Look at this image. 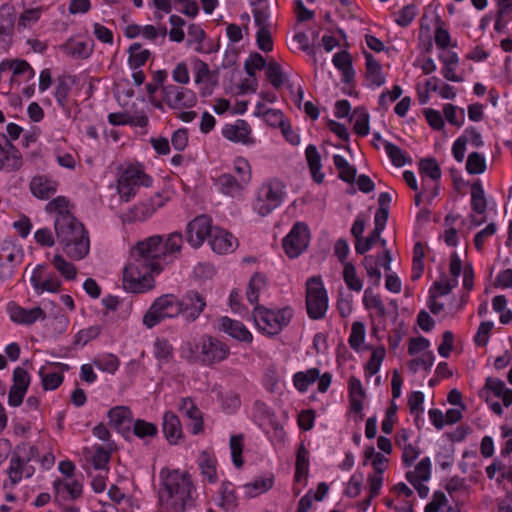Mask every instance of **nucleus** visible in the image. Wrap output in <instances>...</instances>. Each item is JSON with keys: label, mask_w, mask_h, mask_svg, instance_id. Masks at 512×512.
Masks as SVG:
<instances>
[{"label": "nucleus", "mask_w": 512, "mask_h": 512, "mask_svg": "<svg viewBox=\"0 0 512 512\" xmlns=\"http://www.w3.org/2000/svg\"><path fill=\"white\" fill-rule=\"evenodd\" d=\"M153 354L161 365L169 363L173 358L172 345L165 339H157L154 342Z\"/></svg>", "instance_id": "obj_53"}, {"label": "nucleus", "mask_w": 512, "mask_h": 512, "mask_svg": "<svg viewBox=\"0 0 512 512\" xmlns=\"http://www.w3.org/2000/svg\"><path fill=\"white\" fill-rule=\"evenodd\" d=\"M1 70L9 72L10 79L8 90L11 91L19 87L22 83H27L34 79L35 71L32 66L22 59H6L1 62Z\"/></svg>", "instance_id": "obj_12"}, {"label": "nucleus", "mask_w": 512, "mask_h": 512, "mask_svg": "<svg viewBox=\"0 0 512 512\" xmlns=\"http://www.w3.org/2000/svg\"><path fill=\"white\" fill-rule=\"evenodd\" d=\"M383 149L391 163L396 167H403L411 160L405 151L389 141H383Z\"/></svg>", "instance_id": "obj_43"}, {"label": "nucleus", "mask_w": 512, "mask_h": 512, "mask_svg": "<svg viewBox=\"0 0 512 512\" xmlns=\"http://www.w3.org/2000/svg\"><path fill=\"white\" fill-rule=\"evenodd\" d=\"M434 41L437 48L445 50L449 47H455L456 43L452 42L449 31L443 26V22L438 20L434 30Z\"/></svg>", "instance_id": "obj_56"}, {"label": "nucleus", "mask_w": 512, "mask_h": 512, "mask_svg": "<svg viewBox=\"0 0 512 512\" xmlns=\"http://www.w3.org/2000/svg\"><path fill=\"white\" fill-rule=\"evenodd\" d=\"M333 65L340 71L341 79L344 83H350L355 76V71L352 66V58L348 51L343 50L337 52L332 58Z\"/></svg>", "instance_id": "obj_32"}, {"label": "nucleus", "mask_w": 512, "mask_h": 512, "mask_svg": "<svg viewBox=\"0 0 512 512\" xmlns=\"http://www.w3.org/2000/svg\"><path fill=\"white\" fill-rule=\"evenodd\" d=\"M419 171L422 177V186L426 192L427 186L433 187V193L429 195L430 200H434L439 194L438 181L441 178V170L434 159H422L419 163Z\"/></svg>", "instance_id": "obj_19"}, {"label": "nucleus", "mask_w": 512, "mask_h": 512, "mask_svg": "<svg viewBox=\"0 0 512 512\" xmlns=\"http://www.w3.org/2000/svg\"><path fill=\"white\" fill-rule=\"evenodd\" d=\"M266 76L274 88H280L285 81L280 65L275 61H269L266 67Z\"/></svg>", "instance_id": "obj_64"}, {"label": "nucleus", "mask_w": 512, "mask_h": 512, "mask_svg": "<svg viewBox=\"0 0 512 512\" xmlns=\"http://www.w3.org/2000/svg\"><path fill=\"white\" fill-rule=\"evenodd\" d=\"M366 64V80L369 86L380 87L385 83V76L381 64L368 52H364Z\"/></svg>", "instance_id": "obj_30"}, {"label": "nucleus", "mask_w": 512, "mask_h": 512, "mask_svg": "<svg viewBox=\"0 0 512 512\" xmlns=\"http://www.w3.org/2000/svg\"><path fill=\"white\" fill-rule=\"evenodd\" d=\"M309 451L303 443L300 444L296 454L295 482L301 483L306 480L309 474Z\"/></svg>", "instance_id": "obj_37"}, {"label": "nucleus", "mask_w": 512, "mask_h": 512, "mask_svg": "<svg viewBox=\"0 0 512 512\" xmlns=\"http://www.w3.org/2000/svg\"><path fill=\"white\" fill-rule=\"evenodd\" d=\"M209 244L217 254H228L238 247V240L230 232L220 227H214Z\"/></svg>", "instance_id": "obj_24"}, {"label": "nucleus", "mask_w": 512, "mask_h": 512, "mask_svg": "<svg viewBox=\"0 0 512 512\" xmlns=\"http://www.w3.org/2000/svg\"><path fill=\"white\" fill-rule=\"evenodd\" d=\"M254 22L258 29L271 28L269 6L266 0H258L253 9Z\"/></svg>", "instance_id": "obj_47"}, {"label": "nucleus", "mask_w": 512, "mask_h": 512, "mask_svg": "<svg viewBox=\"0 0 512 512\" xmlns=\"http://www.w3.org/2000/svg\"><path fill=\"white\" fill-rule=\"evenodd\" d=\"M214 183L221 194L236 199L242 198L247 189L243 183L229 173L219 175Z\"/></svg>", "instance_id": "obj_25"}, {"label": "nucleus", "mask_w": 512, "mask_h": 512, "mask_svg": "<svg viewBox=\"0 0 512 512\" xmlns=\"http://www.w3.org/2000/svg\"><path fill=\"white\" fill-rule=\"evenodd\" d=\"M386 350L383 346L376 347L373 349L370 359L366 365V375L374 376L379 371L381 364L385 358Z\"/></svg>", "instance_id": "obj_60"}, {"label": "nucleus", "mask_w": 512, "mask_h": 512, "mask_svg": "<svg viewBox=\"0 0 512 512\" xmlns=\"http://www.w3.org/2000/svg\"><path fill=\"white\" fill-rule=\"evenodd\" d=\"M43 10L41 7L29 8L24 10L17 22V30L23 31L32 28L41 18Z\"/></svg>", "instance_id": "obj_50"}, {"label": "nucleus", "mask_w": 512, "mask_h": 512, "mask_svg": "<svg viewBox=\"0 0 512 512\" xmlns=\"http://www.w3.org/2000/svg\"><path fill=\"white\" fill-rule=\"evenodd\" d=\"M252 316L259 332L267 336H274L290 323L293 311L289 307L270 309L257 305L253 309Z\"/></svg>", "instance_id": "obj_6"}, {"label": "nucleus", "mask_w": 512, "mask_h": 512, "mask_svg": "<svg viewBox=\"0 0 512 512\" xmlns=\"http://www.w3.org/2000/svg\"><path fill=\"white\" fill-rule=\"evenodd\" d=\"M25 470V462L19 455H13L10 459L7 474L12 486L18 484Z\"/></svg>", "instance_id": "obj_54"}, {"label": "nucleus", "mask_w": 512, "mask_h": 512, "mask_svg": "<svg viewBox=\"0 0 512 512\" xmlns=\"http://www.w3.org/2000/svg\"><path fill=\"white\" fill-rule=\"evenodd\" d=\"M54 229L58 245L70 260L80 261L89 254V233L72 214L56 217Z\"/></svg>", "instance_id": "obj_1"}, {"label": "nucleus", "mask_w": 512, "mask_h": 512, "mask_svg": "<svg viewBox=\"0 0 512 512\" xmlns=\"http://www.w3.org/2000/svg\"><path fill=\"white\" fill-rule=\"evenodd\" d=\"M430 341L425 337L411 338L409 341L408 351L412 356H421L422 364L431 366L433 355L428 352Z\"/></svg>", "instance_id": "obj_35"}, {"label": "nucleus", "mask_w": 512, "mask_h": 512, "mask_svg": "<svg viewBox=\"0 0 512 512\" xmlns=\"http://www.w3.org/2000/svg\"><path fill=\"white\" fill-rule=\"evenodd\" d=\"M305 155L313 180L317 183H322L324 179V173L321 171V157L316 146L309 145L305 150Z\"/></svg>", "instance_id": "obj_36"}, {"label": "nucleus", "mask_w": 512, "mask_h": 512, "mask_svg": "<svg viewBox=\"0 0 512 512\" xmlns=\"http://www.w3.org/2000/svg\"><path fill=\"white\" fill-rule=\"evenodd\" d=\"M310 230L304 222H296L284 237L282 246L289 258H296L308 247Z\"/></svg>", "instance_id": "obj_11"}, {"label": "nucleus", "mask_w": 512, "mask_h": 512, "mask_svg": "<svg viewBox=\"0 0 512 512\" xmlns=\"http://www.w3.org/2000/svg\"><path fill=\"white\" fill-rule=\"evenodd\" d=\"M108 418L117 429H121L125 422H131L132 415L129 408L117 406L109 410Z\"/></svg>", "instance_id": "obj_57"}, {"label": "nucleus", "mask_w": 512, "mask_h": 512, "mask_svg": "<svg viewBox=\"0 0 512 512\" xmlns=\"http://www.w3.org/2000/svg\"><path fill=\"white\" fill-rule=\"evenodd\" d=\"M471 208L477 215H484L487 210L485 192L480 181L475 182L471 187Z\"/></svg>", "instance_id": "obj_40"}, {"label": "nucleus", "mask_w": 512, "mask_h": 512, "mask_svg": "<svg viewBox=\"0 0 512 512\" xmlns=\"http://www.w3.org/2000/svg\"><path fill=\"white\" fill-rule=\"evenodd\" d=\"M195 84L199 86L200 93L203 96H209L213 92L215 85L214 75L209 66L201 59L194 58L192 61Z\"/></svg>", "instance_id": "obj_21"}, {"label": "nucleus", "mask_w": 512, "mask_h": 512, "mask_svg": "<svg viewBox=\"0 0 512 512\" xmlns=\"http://www.w3.org/2000/svg\"><path fill=\"white\" fill-rule=\"evenodd\" d=\"M15 26L14 7L4 4L0 7V50H6L11 43Z\"/></svg>", "instance_id": "obj_23"}, {"label": "nucleus", "mask_w": 512, "mask_h": 512, "mask_svg": "<svg viewBox=\"0 0 512 512\" xmlns=\"http://www.w3.org/2000/svg\"><path fill=\"white\" fill-rule=\"evenodd\" d=\"M457 285L458 280H456V278L443 277L439 281H436L430 288L429 292L431 294V298L447 295Z\"/></svg>", "instance_id": "obj_55"}, {"label": "nucleus", "mask_w": 512, "mask_h": 512, "mask_svg": "<svg viewBox=\"0 0 512 512\" xmlns=\"http://www.w3.org/2000/svg\"><path fill=\"white\" fill-rule=\"evenodd\" d=\"M21 164L22 162L18 151L5 135L0 134V170H16Z\"/></svg>", "instance_id": "obj_26"}, {"label": "nucleus", "mask_w": 512, "mask_h": 512, "mask_svg": "<svg viewBox=\"0 0 512 512\" xmlns=\"http://www.w3.org/2000/svg\"><path fill=\"white\" fill-rule=\"evenodd\" d=\"M431 461L428 457L423 458L415 467L414 471L406 473V479L410 483L427 481L430 478Z\"/></svg>", "instance_id": "obj_52"}, {"label": "nucleus", "mask_w": 512, "mask_h": 512, "mask_svg": "<svg viewBox=\"0 0 512 512\" xmlns=\"http://www.w3.org/2000/svg\"><path fill=\"white\" fill-rule=\"evenodd\" d=\"M365 338L366 327L364 323L360 321L353 322L351 326V332L348 338V343L350 347L356 352L364 350L366 348Z\"/></svg>", "instance_id": "obj_39"}, {"label": "nucleus", "mask_w": 512, "mask_h": 512, "mask_svg": "<svg viewBox=\"0 0 512 512\" xmlns=\"http://www.w3.org/2000/svg\"><path fill=\"white\" fill-rule=\"evenodd\" d=\"M268 289V279L265 274L255 273L250 278L247 289L246 297L251 304H257L260 296L266 293Z\"/></svg>", "instance_id": "obj_31"}, {"label": "nucleus", "mask_w": 512, "mask_h": 512, "mask_svg": "<svg viewBox=\"0 0 512 512\" xmlns=\"http://www.w3.org/2000/svg\"><path fill=\"white\" fill-rule=\"evenodd\" d=\"M30 283L37 294L60 291L62 282L58 276L48 271L45 265H38L32 271Z\"/></svg>", "instance_id": "obj_16"}, {"label": "nucleus", "mask_w": 512, "mask_h": 512, "mask_svg": "<svg viewBox=\"0 0 512 512\" xmlns=\"http://www.w3.org/2000/svg\"><path fill=\"white\" fill-rule=\"evenodd\" d=\"M316 381L318 384H331L332 376L328 372L321 375L317 368L300 371L293 375V384H313Z\"/></svg>", "instance_id": "obj_34"}, {"label": "nucleus", "mask_w": 512, "mask_h": 512, "mask_svg": "<svg viewBox=\"0 0 512 512\" xmlns=\"http://www.w3.org/2000/svg\"><path fill=\"white\" fill-rule=\"evenodd\" d=\"M212 220L207 215H199L188 222L186 239L193 248H200L213 233Z\"/></svg>", "instance_id": "obj_13"}, {"label": "nucleus", "mask_w": 512, "mask_h": 512, "mask_svg": "<svg viewBox=\"0 0 512 512\" xmlns=\"http://www.w3.org/2000/svg\"><path fill=\"white\" fill-rule=\"evenodd\" d=\"M182 353L188 359L211 364L227 358L229 349L221 341L206 337L200 343L187 342L182 348Z\"/></svg>", "instance_id": "obj_8"}, {"label": "nucleus", "mask_w": 512, "mask_h": 512, "mask_svg": "<svg viewBox=\"0 0 512 512\" xmlns=\"http://www.w3.org/2000/svg\"><path fill=\"white\" fill-rule=\"evenodd\" d=\"M156 270L149 261L134 251V259L124 268L123 286L131 293H145L154 287Z\"/></svg>", "instance_id": "obj_4"}, {"label": "nucleus", "mask_w": 512, "mask_h": 512, "mask_svg": "<svg viewBox=\"0 0 512 512\" xmlns=\"http://www.w3.org/2000/svg\"><path fill=\"white\" fill-rule=\"evenodd\" d=\"M163 98L173 108H190L196 102V96L193 91L175 85H166L162 88Z\"/></svg>", "instance_id": "obj_18"}, {"label": "nucleus", "mask_w": 512, "mask_h": 512, "mask_svg": "<svg viewBox=\"0 0 512 512\" xmlns=\"http://www.w3.org/2000/svg\"><path fill=\"white\" fill-rule=\"evenodd\" d=\"M306 307L311 319H322L329 307L328 293L320 276H313L306 281Z\"/></svg>", "instance_id": "obj_10"}, {"label": "nucleus", "mask_w": 512, "mask_h": 512, "mask_svg": "<svg viewBox=\"0 0 512 512\" xmlns=\"http://www.w3.org/2000/svg\"><path fill=\"white\" fill-rule=\"evenodd\" d=\"M496 16L494 30L502 33L506 30L508 24L512 21V3L495 4Z\"/></svg>", "instance_id": "obj_41"}, {"label": "nucleus", "mask_w": 512, "mask_h": 512, "mask_svg": "<svg viewBox=\"0 0 512 512\" xmlns=\"http://www.w3.org/2000/svg\"><path fill=\"white\" fill-rule=\"evenodd\" d=\"M181 306L180 315L188 322L195 321L206 307L205 297L198 291H188L181 299L178 298Z\"/></svg>", "instance_id": "obj_17"}, {"label": "nucleus", "mask_w": 512, "mask_h": 512, "mask_svg": "<svg viewBox=\"0 0 512 512\" xmlns=\"http://www.w3.org/2000/svg\"><path fill=\"white\" fill-rule=\"evenodd\" d=\"M362 264L365 268L366 274L368 278L374 281L375 284H378L381 279V272L379 270L380 266V256L368 255L365 256Z\"/></svg>", "instance_id": "obj_59"}, {"label": "nucleus", "mask_w": 512, "mask_h": 512, "mask_svg": "<svg viewBox=\"0 0 512 512\" xmlns=\"http://www.w3.org/2000/svg\"><path fill=\"white\" fill-rule=\"evenodd\" d=\"M352 117L354 120V132L360 137L367 136L370 133V117L367 110L362 107L356 108Z\"/></svg>", "instance_id": "obj_46"}, {"label": "nucleus", "mask_w": 512, "mask_h": 512, "mask_svg": "<svg viewBox=\"0 0 512 512\" xmlns=\"http://www.w3.org/2000/svg\"><path fill=\"white\" fill-rule=\"evenodd\" d=\"M443 113L446 120L456 127H461L465 121V112L463 108H458L452 104H445Z\"/></svg>", "instance_id": "obj_62"}, {"label": "nucleus", "mask_w": 512, "mask_h": 512, "mask_svg": "<svg viewBox=\"0 0 512 512\" xmlns=\"http://www.w3.org/2000/svg\"><path fill=\"white\" fill-rule=\"evenodd\" d=\"M160 479L163 486L160 501L166 503L173 512H185L192 500V481L189 475L178 470L162 469Z\"/></svg>", "instance_id": "obj_3"}, {"label": "nucleus", "mask_w": 512, "mask_h": 512, "mask_svg": "<svg viewBox=\"0 0 512 512\" xmlns=\"http://www.w3.org/2000/svg\"><path fill=\"white\" fill-rule=\"evenodd\" d=\"M153 178L139 164L121 167L117 178V191L120 198L126 202L137 194L141 187H151Z\"/></svg>", "instance_id": "obj_7"}, {"label": "nucleus", "mask_w": 512, "mask_h": 512, "mask_svg": "<svg viewBox=\"0 0 512 512\" xmlns=\"http://www.w3.org/2000/svg\"><path fill=\"white\" fill-rule=\"evenodd\" d=\"M162 430L165 438L172 445L177 444L183 436L180 419L171 411L163 415Z\"/></svg>", "instance_id": "obj_29"}, {"label": "nucleus", "mask_w": 512, "mask_h": 512, "mask_svg": "<svg viewBox=\"0 0 512 512\" xmlns=\"http://www.w3.org/2000/svg\"><path fill=\"white\" fill-rule=\"evenodd\" d=\"M93 364L103 372L114 374L119 368L120 361L114 354L103 353L93 359Z\"/></svg>", "instance_id": "obj_48"}, {"label": "nucleus", "mask_w": 512, "mask_h": 512, "mask_svg": "<svg viewBox=\"0 0 512 512\" xmlns=\"http://www.w3.org/2000/svg\"><path fill=\"white\" fill-rule=\"evenodd\" d=\"M55 499L58 502L73 501L78 499L83 492L82 484L75 478L56 480L53 483Z\"/></svg>", "instance_id": "obj_22"}, {"label": "nucleus", "mask_w": 512, "mask_h": 512, "mask_svg": "<svg viewBox=\"0 0 512 512\" xmlns=\"http://www.w3.org/2000/svg\"><path fill=\"white\" fill-rule=\"evenodd\" d=\"M286 185L277 178L267 179L261 183L255 192L253 211L264 217L278 208L284 201Z\"/></svg>", "instance_id": "obj_5"}, {"label": "nucleus", "mask_w": 512, "mask_h": 512, "mask_svg": "<svg viewBox=\"0 0 512 512\" xmlns=\"http://www.w3.org/2000/svg\"><path fill=\"white\" fill-rule=\"evenodd\" d=\"M222 135L233 143L247 147L254 146L257 143L250 124L243 119H237L231 124H226L222 129Z\"/></svg>", "instance_id": "obj_15"}, {"label": "nucleus", "mask_w": 512, "mask_h": 512, "mask_svg": "<svg viewBox=\"0 0 512 512\" xmlns=\"http://www.w3.org/2000/svg\"><path fill=\"white\" fill-rule=\"evenodd\" d=\"M362 302L367 310H374L378 314L385 312V305L380 296L375 294L370 288L365 289Z\"/></svg>", "instance_id": "obj_61"}, {"label": "nucleus", "mask_w": 512, "mask_h": 512, "mask_svg": "<svg viewBox=\"0 0 512 512\" xmlns=\"http://www.w3.org/2000/svg\"><path fill=\"white\" fill-rule=\"evenodd\" d=\"M219 329L238 341L251 343L253 340L251 332L242 322L227 316L219 319Z\"/></svg>", "instance_id": "obj_27"}, {"label": "nucleus", "mask_w": 512, "mask_h": 512, "mask_svg": "<svg viewBox=\"0 0 512 512\" xmlns=\"http://www.w3.org/2000/svg\"><path fill=\"white\" fill-rule=\"evenodd\" d=\"M6 311L12 322L22 325H31L46 318L45 312L40 307L26 309L15 302H9Z\"/></svg>", "instance_id": "obj_20"}, {"label": "nucleus", "mask_w": 512, "mask_h": 512, "mask_svg": "<svg viewBox=\"0 0 512 512\" xmlns=\"http://www.w3.org/2000/svg\"><path fill=\"white\" fill-rule=\"evenodd\" d=\"M233 171L238 175L237 179L248 187L252 180V169L249 161L242 156L236 157L233 160Z\"/></svg>", "instance_id": "obj_51"}, {"label": "nucleus", "mask_w": 512, "mask_h": 512, "mask_svg": "<svg viewBox=\"0 0 512 512\" xmlns=\"http://www.w3.org/2000/svg\"><path fill=\"white\" fill-rule=\"evenodd\" d=\"M479 396L487 402L491 410L497 414H503L502 405L509 407L512 404V389L506 386H483Z\"/></svg>", "instance_id": "obj_14"}, {"label": "nucleus", "mask_w": 512, "mask_h": 512, "mask_svg": "<svg viewBox=\"0 0 512 512\" xmlns=\"http://www.w3.org/2000/svg\"><path fill=\"white\" fill-rule=\"evenodd\" d=\"M199 467L202 475L207 478L209 482L214 483L217 481L215 461L207 452L201 453L199 457Z\"/></svg>", "instance_id": "obj_58"}, {"label": "nucleus", "mask_w": 512, "mask_h": 512, "mask_svg": "<svg viewBox=\"0 0 512 512\" xmlns=\"http://www.w3.org/2000/svg\"><path fill=\"white\" fill-rule=\"evenodd\" d=\"M366 398V392L363 389V386H350L349 389V403H350V411L359 415V419L361 420L364 415L363 411V402Z\"/></svg>", "instance_id": "obj_49"}, {"label": "nucleus", "mask_w": 512, "mask_h": 512, "mask_svg": "<svg viewBox=\"0 0 512 512\" xmlns=\"http://www.w3.org/2000/svg\"><path fill=\"white\" fill-rule=\"evenodd\" d=\"M342 278L350 291L360 293L363 289L364 281L358 275L356 267L351 262H345L342 271Z\"/></svg>", "instance_id": "obj_38"}, {"label": "nucleus", "mask_w": 512, "mask_h": 512, "mask_svg": "<svg viewBox=\"0 0 512 512\" xmlns=\"http://www.w3.org/2000/svg\"><path fill=\"white\" fill-rule=\"evenodd\" d=\"M53 267L66 279L73 280L77 275L75 265L64 258L60 253H56L50 259Z\"/></svg>", "instance_id": "obj_42"}, {"label": "nucleus", "mask_w": 512, "mask_h": 512, "mask_svg": "<svg viewBox=\"0 0 512 512\" xmlns=\"http://www.w3.org/2000/svg\"><path fill=\"white\" fill-rule=\"evenodd\" d=\"M486 169V160L485 157L478 153L472 152L468 155L466 162V170L469 174H481Z\"/></svg>", "instance_id": "obj_63"}, {"label": "nucleus", "mask_w": 512, "mask_h": 512, "mask_svg": "<svg viewBox=\"0 0 512 512\" xmlns=\"http://www.w3.org/2000/svg\"><path fill=\"white\" fill-rule=\"evenodd\" d=\"M178 297L174 294H163L157 297L148 310L145 312L142 323L152 329L167 319H175L180 316V308Z\"/></svg>", "instance_id": "obj_9"}, {"label": "nucleus", "mask_w": 512, "mask_h": 512, "mask_svg": "<svg viewBox=\"0 0 512 512\" xmlns=\"http://www.w3.org/2000/svg\"><path fill=\"white\" fill-rule=\"evenodd\" d=\"M333 163L339 172V178L347 183H353L356 178V168L352 166L345 157L336 154L333 156Z\"/></svg>", "instance_id": "obj_45"}, {"label": "nucleus", "mask_w": 512, "mask_h": 512, "mask_svg": "<svg viewBox=\"0 0 512 512\" xmlns=\"http://www.w3.org/2000/svg\"><path fill=\"white\" fill-rule=\"evenodd\" d=\"M94 50L92 40H80L71 38L62 45V51L69 57L74 59H87Z\"/></svg>", "instance_id": "obj_28"}, {"label": "nucleus", "mask_w": 512, "mask_h": 512, "mask_svg": "<svg viewBox=\"0 0 512 512\" xmlns=\"http://www.w3.org/2000/svg\"><path fill=\"white\" fill-rule=\"evenodd\" d=\"M32 194L40 199H47L57 191V183L46 176H36L30 182Z\"/></svg>", "instance_id": "obj_33"}, {"label": "nucleus", "mask_w": 512, "mask_h": 512, "mask_svg": "<svg viewBox=\"0 0 512 512\" xmlns=\"http://www.w3.org/2000/svg\"><path fill=\"white\" fill-rule=\"evenodd\" d=\"M151 53L140 44L134 43L129 48L128 66L130 69L141 68L148 61Z\"/></svg>", "instance_id": "obj_44"}, {"label": "nucleus", "mask_w": 512, "mask_h": 512, "mask_svg": "<svg viewBox=\"0 0 512 512\" xmlns=\"http://www.w3.org/2000/svg\"><path fill=\"white\" fill-rule=\"evenodd\" d=\"M182 247V234L172 232L167 235H154L140 241L135 252L146 258L158 274L180 256Z\"/></svg>", "instance_id": "obj_2"}]
</instances>
